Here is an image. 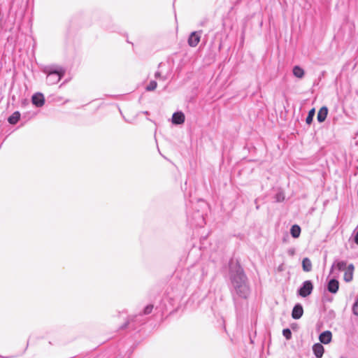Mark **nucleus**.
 <instances>
[{"label": "nucleus", "mask_w": 358, "mask_h": 358, "mask_svg": "<svg viewBox=\"0 0 358 358\" xmlns=\"http://www.w3.org/2000/svg\"><path fill=\"white\" fill-rule=\"evenodd\" d=\"M308 112L314 113V112H315V109L314 108H313L310 109Z\"/></svg>", "instance_id": "30"}, {"label": "nucleus", "mask_w": 358, "mask_h": 358, "mask_svg": "<svg viewBox=\"0 0 358 358\" xmlns=\"http://www.w3.org/2000/svg\"><path fill=\"white\" fill-rule=\"evenodd\" d=\"M187 219L192 225L196 227H201L205 224L204 213L201 212L199 210H197L196 212L194 213L192 215H189V213Z\"/></svg>", "instance_id": "3"}, {"label": "nucleus", "mask_w": 358, "mask_h": 358, "mask_svg": "<svg viewBox=\"0 0 358 358\" xmlns=\"http://www.w3.org/2000/svg\"><path fill=\"white\" fill-rule=\"evenodd\" d=\"M124 120L127 123L134 124L138 121V115L136 113H121Z\"/></svg>", "instance_id": "11"}, {"label": "nucleus", "mask_w": 358, "mask_h": 358, "mask_svg": "<svg viewBox=\"0 0 358 358\" xmlns=\"http://www.w3.org/2000/svg\"><path fill=\"white\" fill-rule=\"evenodd\" d=\"M153 309L152 305H148L143 310V314L144 315H148L150 314Z\"/></svg>", "instance_id": "22"}, {"label": "nucleus", "mask_w": 358, "mask_h": 358, "mask_svg": "<svg viewBox=\"0 0 358 358\" xmlns=\"http://www.w3.org/2000/svg\"><path fill=\"white\" fill-rule=\"evenodd\" d=\"M275 199L278 202H280V201H284L285 199V195H284V193L282 192H278L276 195H275Z\"/></svg>", "instance_id": "21"}, {"label": "nucleus", "mask_w": 358, "mask_h": 358, "mask_svg": "<svg viewBox=\"0 0 358 358\" xmlns=\"http://www.w3.org/2000/svg\"><path fill=\"white\" fill-rule=\"evenodd\" d=\"M327 113H317V120L322 122L327 118Z\"/></svg>", "instance_id": "23"}, {"label": "nucleus", "mask_w": 358, "mask_h": 358, "mask_svg": "<svg viewBox=\"0 0 358 358\" xmlns=\"http://www.w3.org/2000/svg\"><path fill=\"white\" fill-rule=\"evenodd\" d=\"M313 351L317 358H321L324 354V349L322 344L315 343L313 346Z\"/></svg>", "instance_id": "13"}, {"label": "nucleus", "mask_w": 358, "mask_h": 358, "mask_svg": "<svg viewBox=\"0 0 358 358\" xmlns=\"http://www.w3.org/2000/svg\"><path fill=\"white\" fill-rule=\"evenodd\" d=\"M292 71L294 76L298 78H302L305 74L304 70L299 66H294Z\"/></svg>", "instance_id": "17"}, {"label": "nucleus", "mask_w": 358, "mask_h": 358, "mask_svg": "<svg viewBox=\"0 0 358 358\" xmlns=\"http://www.w3.org/2000/svg\"><path fill=\"white\" fill-rule=\"evenodd\" d=\"M290 234L294 238H299L301 234V228L299 225L294 224L291 227Z\"/></svg>", "instance_id": "18"}, {"label": "nucleus", "mask_w": 358, "mask_h": 358, "mask_svg": "<svg viewBox=\"0 0 358 358\" xmlns=\"http://www.w3.org/2000/svg\"><path fill=\"white\" fill-rule=\"evenodd\" d=\"M334 267L336 268L338 271H346L348 266L345 261H338L334 263L331 266V271H333Z\"/></svg>", "instance_id": "15"}, {"label": "nucleus", "mask_w": 358, "mask_h": 358, "mask_svg": "<svg viewBox=\"0 0 358 358\" xmlns=\"http://www.w3.org/2000/svg\"><path fill=\"white\" fill-rule=\"evenodd\" d=\"M32 118V116L27 117L25 115L22 116L21 113H13L12 115H10L8 121L11 124H16L19 120L22 121L23 124L25 123L28 120Z\"/></svg>", "instance_id": "5"}, {"label": "nucleus", "mask_w": 358, "mask_h": 358, "mask_svg": "<svg viewBox=\"0 0 358 358\" xmlns=\"http://www.w3.org/2000/svg\"><path fill=\"white\" fill-rule=\"evenodd\" d=\"M185 121L184 113H173L171 122L174 124H182Z\"/></svg>", "instance_id": "14"}, {"label": "nucleus", "mask_w": 358, "mask_h": 358, "mask_svg": "<svg viewBox=\"0 0 358 358\" xmlns=\"http://www.w3.org/2000/svg\"><path fill=\"white\" fill-rule=\"evenodd\" d=\"M355 242L358 245V231L355 234Z\"/></svg>", "instance_id": "29"}, {"label": "nucleus", "mask_w": 358, "mask_h": 358, "mask_svg": "<svg viewBox=\"0 0 358 358\" xmlns=\"http://www.w3.org/2000/svg\"><path fill=\"white\" fill-rule=\"evenodd\" d=\"M341 358H345L344 357H341Z\"/></svg>", "instance_id": "31"}, {"label": "nucleus", "mask_w": 358, "mask_h": 358, "mask_svg": "<svg viewBox=\"0 0 358 358\" xmlns=\"http://www.w3.org/2000/svg\"><path fill=\"white\" fill-rule=\"evenodd\" d=\"M303 313V306L300 303L296 304L292 312V317L294 320L301 318Z\"/></svg>", "instance_id": "8"}, {"label": "nucleus", "mask_w": 358, "mask_h": 358, "mask_svg": "<svg viewBox=\"0 0 358 358\" xmlns=\"http://www.w3.org/2000/svg\"><path fill=\"white\" fill-rule=\"evenodd\" d=\"M43 71L47 74V82L50 85L57 83L65 74V70L60 66H46Z\"/></svg>", "instance_id": "2"}, {"label": "nucleus", "mask_w": 358, "mask_h": 358, "mask_svg": "<svg viewBox=\"0 0 358 358\" xmlns=\"http://www.w3.org/2000/svg\"><path fill=\"white\" fill-rule=\"evenodd\" d=\"M315 113H308V117L306 119V122L308 124H310L313 120Z\"/></svg>", "instance_id": "25"}, {"label": "nucleus", "mask_w": 358, "mask_h": 358, "mask_svg": "<svg viewBox=\"0 0 358 358\" xmlns=\"http://www.w3.org/2000/svg\"><path fill=\"white\" fill-rule=\"evenodd\" d=\"M155 76L156 78H162L163 80H165V78L161 76V73L159 72H156Z\"/></svg>", "instance_id": "27"}, {"label": "nucleus", "mask_w": 358, "mask_h": 358, "mask_svg": "<svg viewBox=\"0 0 358 358\" xmlns=\"http://www.w3.org/2000/svg\"><path fill=\"white\" fill-rule=\"evenodd\" d=\"M339 288V282L336 279H331L329 281L327 285V289L332 294H336Z\"/></svg>", "instance_id": "10"}, {"label": "nucleus", "mask_w": 358, "mask_h": 358, "mask_svg": "<svg viewBox=\"0 0 358 358\" xmlns=\"http://www.w3.org/2000/svg\"><path fill=\"white\" fill-rule=\"evenodd\" d=\"M332 338L331 332L329 331H325L322 332L320 336V341L323 344H328L331 342Z\"/></svg>", "instance_id": "12"}, {"label": "nucleus", "mask_w": 358, "mask_h": 358, "mask_svg": "<svg viewBox=\"0 0 358 358\" xmlns=\"http://www.w3.org/2000/svg\"><path fill=\"white\" fill-rule=\"evenodd\" d=\"M157 82L152 80L151 81L149 85L146 87V90L148 91H152L154 90L157 87Z\"/></svg>", "instance_id": "20"}, {"label": "nucleus", "mask_w": 358, "mask_h": 358, "mask_svg": "<svg viewBox=\"0 0 358 358\" xmlns=\"http://www.w3.org/2000/svg\"><path fill=\"white\" fill-rule=\"evenodd\" d=\"M302 268L305 272H309L312 270V263L309 258L305 257L303 259Z\"/></svg>", "instance_id": "16"}, {"label": "nucleus", "mask_w": 358, "mask_h": 358, "mask_svg": "<svg viewBox=\"0 0 358 358\" xmlns=\"http://www.w3.org/2000/svg\"><path fill=\"white\" fill-rule=\"evenodd\" d=\"M352 313L355 315H358V301H355L352 306Z\"/></svg>", "instance_id": "24"}, {"label": "nucleus", "mask_w": 358, "mask_h": 358, "mask_svg": "<svg viewBox=\"0 0 358 358\" xmlns=\"http://www.w3.org/2000/svg\"><path fill=\"white\" fill-rule=\"evenodd\" d=\"M200 38H201V36L199 32H197V31L192 32L188 38V44L191 47H196L200 41Z\"/></svg>", "instance_id": "6"}, {"label": "nucleus", "mask_w": 358, "mask_h": 358, "mask_svg": "<svg viewBox=\"0 0 358 358\" xmlns=\"http://www.w3.org/2000/svg\"><path fill=\"white\" fill-rule=\"evenodd\" d=\"M355 267L352 264H350L348 265L346 271H345L344 273V280L347 282H349L352 281L353 278V271H354Z\"/></svg>", "instance_id": "9"}, {"label": "nucleus", "mask_w": 358, "mask_h": 358, "mask_svg": "<svg viewBox=\"0 0 358 358\" xmlns=\"http://www.w3.org/2000/svg\"><path fill=\"white\" fill-rule=\"evenodd\" d=\"M328 111V109L326 106H322V108H320V109L319 110L318 112H327Z\"/></svg>", "instance_id": "28"}, {"label": "nucleus", "mask_w": 358, "mask_h": 358, "mask_svg": "<svg viewBox=\"0 0 358 358\" xmlns=\"http://www.w3.org/2000/svg\"><path fill=\"white\" fill-rule=\"evenodd\" d=\"M31 101L34 105L41 107L45 103L44 96L41 93H36L32 96Z\"/></svg>", "instance_id": "7"}, {"label": "nucleus", "mask_w": 358, "mask_h": 358, "mask_svg": "<svg viewBox=\"0 0 358 358\" xmlns=\"http://www.w3.org/2000/svg\"><path fill=\"white\" fill-rule=\"evenodd\" d=\"M282 335L286 339L289 340L292 337V332L289 329H284L282 330Z\"/></svg>", "instance_id": "19"}, {"label": "nucleus", "mask_w": 358, "mask_h": 358, "mask_svg": "<svg viewBox=\"0 0 358 358\" xmlns=\"http://www.w3.org/2000/svg\"><path fill=\"white\" fill-rule=\"evenodd\" d=\"M199 207H206V204L203 201H199L197 203Z\"/></svg>", "instance_id": "26"}, {"label": "nucleus", "mask_w": 358, "mask_h": 358, "mask_svg": "<svg viewBox=\"0 0 358 358\" xmlns=\"http://www.w3.org/2000/svg\"><path fill=\"white\" fill-rule=\"evenodd\" d=\"M229 279L233 292L241 298H247L250 293V289L247 277L239 264L230 263Z\"/></svg>", "instance_id": "1"}, {"label": "nucleus", "mask_w": 358, "mask_h": 358, "mask_svg": "<svg viewBox=\"0 0 358 358\" xmlns=\"http://www.w3.org/2000/svg\"><path fill=\"white\" fill-rule=\"evenodd\" d=\"M313 289V285L312 282L310 280H306L298 289V294L302 297H306L312 293Z\"/></svg>", "instance_id": "4"}]
</instances>
